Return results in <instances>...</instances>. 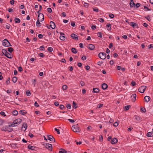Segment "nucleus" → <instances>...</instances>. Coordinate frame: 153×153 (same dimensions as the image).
I'll return each mask as SVG.
<instances>
[{
    "instance_id": "obj_1",
    "label": "nucleus",
    "mask_w": 153,
    "mask_h": 153,
    "mask_svg": "<svg viewBox=\"0 0 153 153\" xmlns=\"http://www.w3.org/2000/svg\"><path fill=\"white\" fill-rule=\"evenodd\" d=\"M71 129L74 132H79L80 131V129L79 127L78 124L72 126Z\"/></svg>"
},
{
    "instance_id": "obj_2",
    "label": "nucleus",
    "mask_w": 153,
    "mask_h": 153,
    "mask_svg": "<svg viewBox=\"0 0 153 153\" xmlns=\"http://www.w3.org/2000/svg\"><path fill=\"white\" fill-rule=\"evenodd\" d=\"M2 131H8L9 132H11L13 130V129L12 128H10V127L9 126V125L7 126H4L1 129Z\"/></svg>"
},
{
    "instance_id": "obj_3",
    "label": "nucleus",
    "mask_w": 153,
    "mask_h": 153,
    "mask_svg": "<svg viewBox=\"0 0 153 153\" xmlns=\"http://www.w3.org/2000/svg\"><path fill=\"white\" fill-rule=\"evenodd\" d=\"M2 44L4 46L8 47L12 46L9 42L6 39H5L3 40Z\"/></svg>"
},
{
    "instance_id": "obj_4",
    "label": "nucleus",
    "mask_w": 153,
    "mask_h": 153,
    "mask_svg": "<svg viewBox=\"0 0 153 153\" xmlns=\"http://www.w3.org/2000/svg\"><path fill=\"white\" fill-rule=\"evenodd\" d=\"M2 52L3 54L8 58H11V57H10V54L6 50L3 49L2 50Z\"/></svg>"
},
{
    "instance_id": "obj_5",
    "label": "nucleus",
    "mask_w": 153,
    "mask_h": 153,
    "mask_svg": "<svg viewBox=\"0 0 153 153\" xmlns=\"http://www.w3.org/2000/svg\"><path fill=\"white\" fill-rule=\"evenodd\" d=\"M43 145L48 150L50 151L52 150V146L51 144L49 143H45L43 144Z\"/></svg>"
},
{
    "instance_id": "obj_6",
    "label": "nucleus",
    "mask_w": 153,
    "mask_h": 153,
    "mask_svg": "<svg viewBox=\"0 0 153 153\" xmlns=\"http://www.w3.org/2000/svg\"><path fill=\"white\" fill-rule=\"evenodd\" d=\"M106 54L103 52H101L98 55V57L100 59H104L106 58Z\"/></svg>"
},
{
    "instance_id": "obj_7",
    "label": "nucleus",
    "mask_w": 153,
    "mask_h": 153,
    "mask_svg": "<svg viewBox=\"0 0 153 153\" xmlns=\"http://www.w3.org/2000/svg\"><path fill=\"white\" fill-rule=\"evenodd\" d=\"M147 86H143L140 87L138 89L139 91L141 93H143L146 89Z\"/></svg>"
},
{
    "instance_id": "obj_8",
    "label": "nucleus",
    "mask_w": 153,
    "mask_h": 153,
    "mask_svg": "<svg viewBox=\"0 0 153 153\" xmlns=\"http://www.w3.org/2000/svg\"><path fill=\"white\" fill-rule=\"evenodd\" d=\"M38 19H39L40 22H42L44 20V16L42 13H39Z\"/></svg>"
},
{
    "instance_id": "obj_9",
    "label": "nucleus",
    "mask_w": 153,
    "mask_h": 153,
    "mask_svg": "<svg viewBox=\"0 0 153 153\" xmlns=\"http://www.w3.org/2000/svg\"><path fill=\"white\" fill-rule=\"evenodd\" d=\"M47 136L48 139L49 140L52 141V142H55V139L52 136L49 135H47Z\"/></svg>"
},
{
    "instance_id": "obj_10",
    "label": "nucleus",
    "mask_w": 153,
    "mask_h": 153,
    "mask_svg": "<svg viewBox=\"0 0 153 153\" xmlns=\"http://www.w3.org/2000/svg\"><path fill=\"white\" fill-rule=\"evenodd\" d=\"M137 95L135 94H134L132 95L131 96V100L133 102H134L135 101Z\"/></svg>"
},
{
    "instance_id": "obj_11",
    "label": "nucleus",
    "mask_w": 153,
    "mask_h": 153,
    "mask_svg": "<svg viewBox=\"0 0 153 153\" xmlns=\"http://www.w3.org/2000/svg\"><path fill=\"white\" fill-rule=\"evenodd\" d=\"M88 48L90 50H93L95 48L94 46L92 44H90L88 45Z\"/></svg>"
},
{
    "instance_id": "obj_12",
    "label": "nucleus",
    "mask_w": 153,
    "mask_h": 153,
    "mask_svg": "<svg viewBox=\"0 0 153 153\" xmlns=\"http://www.w3.org/2000/svg\"><path fill=\"white\" fill-rule=\"evenodd\" d=\"M71 37L74 39L78 40V36L75 34L72 33L71 35Z\"/></svg>"
},
{
    "instance_id": "obj_13",
    "label": "nucleus",
    "mask_w": 153,
    "mask_h": 153,
    "mask_svg": "<svg viewBox=\"0 0 153 153\" xmlns=\"http://www.w3.org/2000/svg\"><path fill=\"white\" fill-rule=\"evenodd\" d=\"M50 26L53 29H54L55 27V24L52 21L50 22Z\"/></svg>"
},
{
    "instance_id": "obj_14",
    "label": "nucleus",
    "mask_w": 153,
    "mask_h": 153,
    "mask_svg": "<svg viewBox=\"0 0 153 153\" xmlns=\"http://www.w3.org/2000/svg\"><path fill=\"white\" fill-rule=\"evenodd\" d=\"M117 140L115 138H114L111 140V143L112 144L116 143L117 142Z\"/></svg>"
},
{
    "instance_id": "obj_15",
    "label": "nucleus",
    "mask_w": 153,
    "mask_h": 153,
    "mask_svg": "<svg viewBox=\"0 0 153 153\" xmlns=\"http://www.w3.org/2000/svg\"><path fill=\"white\" fill-rule=\"evenodd\" d=\"M130 25L132 26L133 28H135L137 26V24L133 22H131L130 23Z\"/></svg>"
},
{
    "instance_id": "obj_16",
    "label": "nucleus",
    "mask_w": 153,
    "mask_h": 153,
    "mask_svg": "<svg viewBox=\"0 0 153 153\" xmlns=\"http://www.w3.org/2000/svg\"><path fill=\"white\" fill-rule=\"evenodd\" d=\"M93 92L98 93L99 92L100 90L98 88H93Z\"/></svg>"
},
{
    "instance_id": "obj_17",
    "label": "nucleus",
    "mask_w": 153,
    "mask_h": 153,
    "mask_svg": "<svg viewBox=\"0 0 153 153\" xmlns=\"http://www.w3.org/2000/svg\"><path fill=\"white\" fill-rule=\"evenodd\" d=\"M144 99L146 102H148L150 101V98L149 96H146L144 97Z\"/></svg>"
},
{
    "instance_id": "obj_18",
    "label": "nucleus",
    "mask_w": 153,
    "mask_h": 153,
    "mask_svg": "<svg viewBox=\"0 0 153 153\" xmlns=\"http://www.w3.org/2000/svg\"><path fill=\"white\" fill-rule=\"evenodd\" d=\"M108 87V85L106 83H104L102 84V88L103 90L106 89Z\"/></svg>"
},
{
    "instance_id": "obj_19",
    "label": "nucleus",
    "mask_w": 153,
    "mask_h": 153,
    "mask_svg": "<svg viewBox=\"0 0 153 153\" xmlns=\"http://www.w3.org/2000/svg\"><path fill=\"white\" fill-rule=\"evenodd\" d=\"M147 136L148 137H151L153 136V132H149L147 134Z\"/></svg>"
},
{
    "instance_id": "obj_20",
    "label": "nucleus",
    "mask_w": 153,
    "mask_h": 153,
    "mask_svg": "<svg viewBox=\"0 0 153 153\" xmlns=\"http://www.w3.org/2000/svg\"><path fill=\"white\" fill-rule=\"evenodd\" d=\"M27 127L26 124L25 123L22 125V129H23V128H24V131H25Z\"/></svg>"
},
{
    "instance_id": "obj_21",
    "label": "nucleus",
    "mask_w": 153,
    "mask_h": 153,
    "mask_svg": "<svg viewBox=\"0 0 153 153\" xmlns=\"http://www.w3.org/2000/svg\"><path fill=\"white\" fill-rule=\"evenodd\" d=\"M17 80V78L16 76H14L12 78V81L14 83L16 82Z\"/></svg>"
},
{
    "instance_id": "obj_22",
    "label": "nucleus",
    "mask_w": 153,
    "mask_h": 153,
    "mask_svg": "<svg viewBox=\"0 0 153 153\" xmlns=\"http://www.w3.org/2000/svg\"><path fill=\"white\" fill-rule=\"evenodd\" d=\"M14 21L16 23H19L20 22V19L17 18H15L14 19Z\"/></svg>"
},
{
    "instance_id": "obj_23",
    "label": "nucleus",
    "mask_w": 153,
    "mask_h": 153,
    "mask_svg": "<svg viewBox=\"0 0 153 153\" xmlns=\"http://www.w3.org/2000/svg\"><path fill=\"white\" fill-rule=\"evenodd\" d=\"M130 4L131 7H133L134 5L135 4L132 0H131V1L130 3Z\"/></svg>"
},
{
    "instance_id": "obj_24",
    "label": "nucleus",
    "mask_w": 153,
    "mask_h": 153,
    "mask_svg": "<svg viewBox=\"0 0 153 153\" xmlns=\"http://www.w3.org/2000/svg\"><path fill=\"white\" fill-rule=\"evenodd\" d=\"M71 51L72 53H77L76 49L75 48H71Z\"/></svg>"
},
{
    "instance_id": "obj_25",
    "label": "nucleus",
    "mask_w": 153,
    "mask_h": 153,
    "mask_svg": "<svg viewBox=\"0 0 153 153\" xmlns=\"http://www.w3.org/2000/svg\"><path fill=\"white\" fill-rule=\"evenodd\" d=\"M28 148L32 150H34L35 149V147L29 145L28 146Z\"/></svg>"
},
{
    "instance_id": "obj_26",
    "label": "nucleus",
    "mask_w": 153,
    "mask_h": 153,
    "mask_svg": "<svg viewBox=\"0 0 153 153\" xmlns=\"http://www.w3.org/2000/svg\"><path fill=\"white\" fill-rule=\"evenodd\" d=\"M66 151L64 149H60V151L59 152V153H65V152Z\"/></svg>"
},
{
    "instance_id": "obj_27",
    "label": "nucleus",
    "mask_w": 153,
    "mask_h": 153,
    "mask_svg": "<svg viewBox=\"0 0 153 153\" xmlns=\"http://www.w3.org/2000/svg\"><path fill=\"white\" fill-rule=\"evenodd\" d=\"M40 20L39 19H38L37 21L36 22V25L37 27H40L41 26V24L39 22Z\"/></svg>"
},
{
    "instance_id": "obj_28",
    "label": "nucleus",
    "mask_w": 153,
    "mask_h": 153,
    "mask_svg": "<svg viewBox=\"0 0 153 153\" xmlns=\"http://www.w3.org/2000/svg\"><path fill=\"white\" fill-rule=\"evenodd\" d=\"M8 51L9 52L11 53L13 51V49L11 47H9L8 48Z\"/></svg>"
},
{
    "instance_id": "obj_29",
    "label": "nucleus",
    "mask_w": 153,
    "mask_h": 153,
    "mask_svg": "<svg viewBox=\"0 0 153 153\" xmlns=\"http://www.w3.org/2000/svg\"><path fill=\"white\" fill-rule=\"evenodd\" d=\"M60 39L62 41H64L65 39V37L63 36H61L59 37Z\"/></svg>"
},
{
    "instance_id": "obj_30",
    "label": "nucleus",
    "mask_w": 153,
    "mask_h": 153,
    "mask_svg": "<svg viewBox=\"0 0 153 153\" xmlns=\"http://www.w3.org/2000/svg\"><path fill=\"white\" fill-rule=\"evenodd\" d=\"M25 111L24 110H20L19 111V113L22 114V115H24L25 114H26L27 113L26 112H24V111Z\"/></svg>"
},
{
    "instance_id": "obj_31",
    "label": "nucleus",
    "mask_w": 153,
    "mask_h": 153,
    "mask_svg": "<svg viewBox=\"0 0 153 153\" xmlns=\"http://www.w3.org/2000/svg\"><path fill=\"white\" fill-rule=\"evenodd\" d=\"M73 107L75 108H76L77 107V104L74 101L73 103Z\"/></svg>"
},
{
    "instance_id": "obj_32",
    "label": "nucleus",
    "mask_w": 153,
    "mask_h": 153,
    "mask_svg": "<svg viewBox=\"0 0 153 153\" xmlns=\"http://www.w3.org/2000/svg\"><path fill=\"white\" fill-rule=\"evenodd\" d=\"M18 114V112L16 110H14L13 112V114L15 116H16Z\"/></svg>"
},
{
    "instance_id": "obj_33",
    "label": "nucleus",
    "mask_w": 153,
    "mask_h": 153,
    "mask_svg": "<svg viewBox=\"0 0 153 153\" xmlns=\"http://www.w3.org/2000/svg\"><path fill=\"white\" fill-rule=\"evenodd\" d=\"M106 27H107V29L108 30H109L111 29V25L109 23H107L106 25Z\"/></svg>"
},
{
    "instance_id": "obj_34",
    "label": "nucleus",
    "mask_w": 153,
    "mask_h": 153,
    "mask_svg": "<svg viewBox=\"0 0 153 153\" xmlns=\"http://www.w3.org/2000/svg\"><path fill=\"white\" fill-rule=\"evenodd\" d=\"M93 10L95 12H98L99 10L96 7H93Z\"/></svg>"
},
{
    "instance_id": "obj_35",
    "label": "nucleus",
    "mask_w": 153,
    "mask_h": 153,
    "mask_svg": "<svg viewBox=\"0 0 153 153\" xmlns=\"http://www.w3.org/2000/svg\"><path fill=\"white\" fill-rule=\"evenodd\" d=\"M62 88L63 90H65L67 89L68 86L66 85H64L62 86Z\"/></svg>"
},
{
    "instance_id": "obj_36",
    "label": "nucleus",
    "mask_w": 153,
    "mask_h": 153,
    "mask_svg": "<svg viewBox=\"0 0 153 153\" xmlns=\"http://www.w3.org/2000/svg\"><path fill=\"white\" fill-rule=\"evenodd\" d=\"M26 94L28 96H29L31 95L30 92L29 90L27 91Z\"/></svg>"
},
{
    "instance_id": "obj_37",
    "label": "nucleus",
    "mask_w": 153,
    "mask_h": 153,
    "mask_svg": "<svg viewBox=\"0 0 153 153\" xmlns=\"http://www.w3.org/2000/svg\"><path fill=\"white\" fill-rule=\"evenodd\" d=\"M53 50V49L52 47H50L48 48V50L49 52H51Z\"/></svg>"
},
{
    "instance_id": "obj_38",
    "label": "nucleus",
    "mask_w": 153,
    "mask_h": 153,
    "mask_svg": "<svg viewBox=\"0 0 153 153\" xmlns=\"http://www.w3.org/2000/svg\"><path fill=\"white\" fill-rule=\"evenodd\" d=\"M140 110L142 112H145L146 111V110L145 108H141Z\"/></svg>"
},
{
    "instance_id": "obj_39",
    "label": "nucleus",
    "mask_w": 153,
    "mask_h": 153,
    "mask_svg": "<svg viewBox=\"0 0 153 153\" xmlns=\"http://www.w3.org/2000/svg\"><path fill=\"white\" fill-rule=\"evenodd\" d=\"M135 118L136 120H141V118L140 117L137 116H135Z\"/></svg>"
},
{
    "instance_id": "obj_40",
    "label": "nucleus",
    "mask_w": 153,
    "mask_h": 153,
    "mask_svg": "<svg viewBox=\"0 0 153 153\" xmlns=\"http://www.w3.org/2000/svg\"><path fill=\"white\" fill-rule=\"evenodd\" d=\"M47 11L49 13H51L52 12V10L51 9V8H50V7H49V8H48L47 9Z\"/></svg>"
},
{
    "instance_id": "obj_41",
    "label": "nucleus",
    "mask_w": 153,
    "mask_h": 153,
    "mask_svg": "<svg viewBox=\"0 0 153 153\" xmlns=\"http://www.w3.org/2000/svg\"><path fill=\"white\" fill-rule=\"evenodd\" d=\"M109 17L111 18H113L114 17V15L112 13H109Z\"/></svg>"
},
{
    "instance_id": "obj_42",
    "label": "nucleus",
    "mask_w": 153,
    "mask_h": 153,
    "mask_svg": "<svg viewBox=\"0 0 153 153\" xmlns=\"http://www.w3.org/2000/svg\"><path fill=\"white\" fill-rule=\"evenodd\" d=\"M13 123L16 126L19 124V123L16 120L14 121Z\"/></svg>"
},
{
    "instance_id": "obj_43",
    "label": "nucleus",
    "mask_w": 153,
    "mask_h": 153,
    "mask_svg": "<svg viewBox=\"0 0 153 153\" xmlns=\"http://www.w3.org/2000/svg\"><path fill=\"white\" fill-rule=\"evenodd\" d=\"M99 21L101 22H104V19L102 18H100L98 19Z\"/></svg>"
},
{
    "instance_id": "obj_44",
    "label": "nucleus",
    "mask_w": 153,
    "mask_h": 153,
    "mask_svg": "<svg viewBox=\"0 0 153 153\" xmlns=\"http://www.w3.org/2000/svg\"><path fill=\"white\" fill-rule=\"evenodd\" d=\"M97 35L99 37H100V38L102 37V33H101L99 32V33H97Z\"/></svg>"
},
{
    "instance_id": "obj_45",
    "label": "nucleus",
    "mask_w": 153,
    "mask_h": 153,
    "mask_svg": "<svg viewBox=\"0 0 153 153\" xmlns=\"http://www.w3.org/2000/svg\"><path fill=\"white\" fill-rule=\"evenodd\" d=\"M10 77H8L7 80H6V83L7 85H8L9 82H10Z\"/></svg>"
},
{
    "instance_id": "obj_46",
    "label": "nucleus",
    "mask_w": 153,
    "mask_h": 153,
    "mask_svg": "<svg viewBox=\"0 0 153 153\" xmlns=\"http://www.w3.org/2000/svg\"><path fill=\"white\" fill-rule=\"evenodd\" d=\"M130 107V105H126L125 107V109L126 110L129 109V107Z\"/></svg>"
},
{
    "instance_id": "obj_47",
    "label": "nucleus",
    "mask_w": 153,
    "mask_h": 153,
    "mask_svg": "<svg viewBox=\"0 0 153 153\" xmlns=\"http://www.w3.org/2000/svg\"><path fill=\"white\" fill-rule=\"evenodd\" d=\"M86 59V56H85L83 55L82 56V59L83 60H85Z\"/></svg>"
},
{
    "instance_id": "obj_48",
    "label": "nucleus",
    "mask_w": 153,
    "mask_h": 153,
    "mask_svg": "<svg viewBox=\"0 0 153 153\" xmlns=\"http://www.w3.org/2000/svg\"><path fill=\"white\" fill-rule=\"evenodd\" d=\"M39 55L40 57H44L45 56L42 53H39Z\"/></svg>"
},
{
    "instance_id": "obj_49",
    "label": "nucleus",
    "mask_w": 153,
    "mask_h": 153,
    "mask_svg": "<svg viewBox=\"0 0 153 153\" xmlns=\"http://www.w3.org/2000/svg\"><path fill=\"white\" fill-rule=\"evenodd\" d=\"M28 135L31 138H33V137H34V135L33 134H32V133H29V134H28Z\"/></svg>"
},
{
    "instance_id": "obj_50",
    "label": "nucleus",
    "mask_w": 153,
    "mask_h": 153,
    "mask_svg": "<svg viewBox=\"0 0 153 153\" xmlns=\"http://www.w3.org/2000/svg\"><path fill=\"white\" fill-rule=\"evenodd\" d=\"M39 49L40 50H42V51L45 50L44 47L43 46H42L40 47L39 48Z\"/></svg>"
},
{
    "instance_id": "obj_51",
    "label": "nucleus",
    "mask_w": 153,
    "mask_h": 153,
    "mask_svg": "<svg viewBox=\"0 0 153 153\" xmlns=\"http://www.w3.org/2000/svg\"><path fill=\"white\" fill-rule=\"evenodd\" d=\"M18 70L19 71H22V68L20 66L18 68Z\"/></svg>"
},
{
    "instance_id": "obj_52",
    "label": "nucleus",
    "mask_w": 153,
    "mask_h": 153,
    "mask_svg": "<svg viewBox=\"0 0 153 153\" xmlns=\"http://www.w3.org/2000/svg\"><path fill=\"white\" fill-rule=\"evenodd\" d=\"M8 11L9 12L12 13V12H13V10L12 8H8Z\"/></svg>"
},
{
    "instance_id": "obj_53",
    "label": "nucleus",
    "mask_w": 153,
    "mask_h": 153,
    "mask_svg": "<svg viewBox=\"0 0 153 153\" xmlns=\"http://www.w3.org/2000/svg\"><path fill=\"white\" fill-rule=\"evenodd\" d=\"M16 125H15V124L13 122L12 123V124L11 125H9V126L10 127H14L16 126Z\"/></svg>"
},
{
    "instance_id": "obj_54",
    "label": "nucleus",
    "mask_w": 153,
    "mask_h": 153,
    "mask_svg": "<svg viewBox=\"0 0 153 153\" xmlns=\"http://www.w3.org/2000/svg\"><path fill=\"white\" fill-rule=\"evenodd\" d=\"M103 104H99L98 105L97 107V108H100L102 107L103 106Z\"/></svg>"
},
{
    "instance_id": "obj_55",
    "label": "nucleus",
    "mask_w": 153,
    "mask_h": 153,
    "mask_svg": "<svg viewBox=\"0 0 153 153\" xmlns=\"http://www.w3.org/2000/svg\"><path fill=\"white\" fill-rule=\"evenodd\" d=\"M55 130L57 132V133L58 134H60L59 130V129H57L56 128H55Z\"/></svg>"
},
{
    "instance_id": "obj_56",
    "label": "nucleus",
    "mask_w": 153,
    "mask_h": 153,
    "mask_svg": "<svg viewBox=\"0 0 153 153\" xmlns=\"http://www.w3.org/2000/svg\"><path fill=\"white\" fill-rule=\"evenodd\" d=\"M38 36L40 39H42L43 38V36L41 34H39L38 35Z\"/></svg>"
},
{
    "instance_id": "obj_57",
    "label": "nucleus",
    "mask_w": 153,
    "mask_h": 153,
    "mask_svg": "<svg viewBox=\"0 0 153 153\" xmlns=\"http://www.w3.org/2000/svg\"><path fill=\"white\" fill-rule=\"evenodd\" d=\"M118 125V123L117 122H115L114 124V126L115 127L117 126Z\"/></svg>"
},
{
    "instance_id": "obj_58",
    "label": "nucleus",
    "mask_w": 153,
    "mask_h": 153,
    "mask_svg": "<svg viewBox=\"0 0 153 153\" xmlns=\"http://www.w3.org/2000/svg\"><path fill=\"white\" fill-rule=\"evenodd\" d=\"M102 63V61H99L97 62V64L99 65H101Z\"/></svg>"
},
{
    "instance_id": "obj_59",
    "label": "nucleus",
    "mask_w": 153,
    "mask_h": 153,
    "mask_svg": "<svg viewBox=\"0 0 153 153\" xmlns=\"http://www.w3.org/2000/svg\"><path fill=\"white\" fill-rule=\"evenodd\" d=\"M66 107L67 108L70 109L71 108V104H68L66 106Z\"/></svg>"
},
{
    "instance_id": "obj_60",
    "label": "nucleus",
    "mask_w": 153,
    "mask_h": 153,
    "mask_svg": "<svg viewBox=\"0 0 153 153\" xmlns=\"http://www.w3.org/2000/svg\"><path fill=\"white\" fill-rule=\"evenodd\" d=\"M34 105L36 107H38L39 106V105L38 104L36 101L34 103Z\"/></svg>"
},
{
    "instance_id": "obj_61",
    "label": "nucleus",
    "mask_w": 153,
    "mask_h": 153,
    "mask_svg": "<svg viewBox=\"0 0 153 153\" xmlns=\"http://www.w3.org/2000/svg\"><path fill=\"white\" fill-rule=\"evenodd\" d=\"M80 85H81L82 86H84L85 85V83L84 82L82 81H81L80 82Z\"/></svg>"
},
{
    "instance_id": "obj_62",
    "label": "nucleus",
    "mask_w": 153,
    "mask_h": 153,
    "mask_svg": "<svg viewBox=\"0 0 153 153\" xmlns=\"http://www.w3.org/2000/svg\"><path fill=\"white\" fill-rule=\"evenodd\" d=\"M10 24H7L6 26V28L7 29H9L10 27Z\"/></svg>"
},
{
    "instance_id": "obj_63",
    "label": "nucleus",
    "mask_w": 153,
    "mask_h": 153,
    "mask_svg": "<svg viewBox=\"0 0 153 153\" xmlns=\"http://www.w3.org/2000/svg\"><path fill=\"white\" fill-rule=\"evenodd\" d=\"M140 3H137L135 5L136 8H137L140 6Z\"/></svg>"
},
{
    "instance_id": "obj_64",
    "label": "nucleus",
    "mask_w": 153,
    "mask_h": 153,
    "mask_svg": "<svg viewBox=\"0 0 153 153\" xmlns=\"http://www.w3.org/2000/svg\"><path fill=\"white\" fill-rule=\"evenodd\" d=\"M90 68V67L89 65H86L85 67V68L86 70H89Z\"/></svg>"
}]
</instances>
